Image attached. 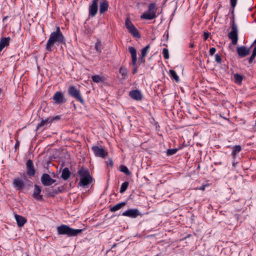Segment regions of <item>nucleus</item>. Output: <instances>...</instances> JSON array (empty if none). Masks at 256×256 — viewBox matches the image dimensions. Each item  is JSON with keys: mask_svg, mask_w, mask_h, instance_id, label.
<instances>
[{"mask_svg": "<svg viewBox=\"0 0 256 256\" xmlns=\"http://www.w3.org/2000/svg\"><path fill=\"white\" fill-rule=\"evenodd\" d=\"M54 44L57 46L66 45V39L58 26L56 27V31L50 34L46 44V50L48 52H52L55 48Z\"/></svg>", "mask_w": 256, "mask_h": 256, "instance_id": "nucleus-1", "label": "nucleus"}, {"mask_svg": "<svg viewBox=\"0 0 256 256\" xmlns=\"http://www.w3.org/2000/svg\"><path fill=\"white\" fill-rule=\"evenodd\" d=\"M84 230V229H74L66 224H62L56 228L58 235H65L68 237L76 236L81 234Z\"/></svg>", "mask_w": 256, "mask_h": 256, "instance_id": "nucleus-2", "label": "nucleus"}, {"mask_svg": "<svg viewBox=\"0 0 256 256\" xmlns=\"http://www.w3.org/2000/svg\"><path fill=\"white\" fill-rule=\"evenodd\" d=\"M230 26L231 31L228 34V37L232 40V44L236 45L238 40V27L235 22V16H232L230 17Z\"/></svg>", "mask_w": 256, "mask_h": 256, "instance_id": "nucleus-3", "label": "nucleus"}, {"mask_svg": "<svg viewBox=\"0 0 256 256\" xmlns=\"http://www.w3.org/2000/svg\"><path fill=\"white\" fill-rule=\"evenodd\" d=\"M78 174L80 176V181L78 184V186L85 187L92 182V178L90 176L88 170L82 168L78 171Z\"/></svg>", "mask_w": 256, "mask_h": 256, "instance_id": "nucleus-4", "label": "nucleus"}, {"mask_svg": "<svg viewBox=\"0 0 256 256\" xmlns=\"http://www.w3.org/2000/svg\"><path fill=\"white\" fill-rule=\"evenodd\" d=\"M68 94L69 96L75 98L82 105L85 104V101L82 96L80 90L76 86H70L68 90Z\"/></svg>", "mask_w": 256, "mask_h": 256, "instance_id": "nucleus-5", "label": "nucleus"}, {"mask_svg": "<svg viewBox=\"0 0 256 256\" xmlns=\"http://www.w3.org/2000/svg\"><path fill=\"white\" fill-rule=\"evenodd\" d=\"M92 150L93 152L94 156L96 157L105 158L108 154V152L102 146H94L92 147Z\"/></svg>", "mask_w": 256, "mask_h": 256, "instance_id": "nucleus-6", "label": "nucleus"}, {"mask_svg": "<svg viewBox=\"0 0 256 256\" xmlns=\"http://www.w3.org/2000/svg\"><path fill=\"white\" fill-rule=\"evenodd\" d=\"M122 216L132 218H135L139 216H142V214L140 212L138 209L130 208L124 212L122 213Z\"/></svg>", "mask_w": 256, "mask_h": 256, "instance_id": "nucleus-7", "label": "nucleus"}, {"mask_svg": "<svg viewBox=\"0 0 256 256\" xmlns=\"http://www.w3.org/2000/svg\"><path fill=\"white\" fill-rule=\"evenodd\" d=\"M52 99L57 104H63L66 102L63 92H56L53 96Z\"/></svg>", "mask_w": 256, "mask_h": 256, "instance_id": "nucleus-8", "label": "nucleus"}, {"mask_svg": "<svg viewBox=\"0 0 256 256\" xmlns=\"http://www.w3.org/2000/svg\"><path fill=\"white\" fill-rule=\"evenodd\" d=\"M40 180L44 186H50L56 182V180L51 178L48 174H42Z\"/></svg>", "mask_w": 256, "mask_h": 256, "instance_id": "nucleus-9", "label": "nucleus"}, {"mask_svg": "<svg viewBox=\"0 0 256 256\" xmlns=\"http://www.w3.org/2000/svg\"><path fill=\"white\" fill-rule=\"evenodd\" d=\"M26 174L28 176H33L36 173V170L34 167L32 160H28L26 162Z\"/></svg>", "mask_w": 256, "mask_h": 256, "instance_id": "nucleus-10", "label": "nucleus"}, {"mask_svg": "<svg viewBox=\"0 0 256 256\" xmlns=\"http://www.w3.org/2000/svg\"><path fill=\"white\" fill-rule=\"evenodd\" d=\"M99 0H92V4L89 7V16L94 17L98 12V2Z\"/></svg>", "mask_w": 256, "mask_h": 256, "instance_id": "nucleus-11", "label": "nucleus"}, {"mask_svg": "<svg viewBox=\"0 0 256 256\" xmlns=\"http://www.w3.org/2000/svg\"><path fill=\"white\" fill-rule=\"evenodd\" d=\"M245 46H241L237 48V52L240 58H244L250 54V48Z\"/></svg>", "mask_w": 256, "mask_h": 256, "instance_id": "nucleus-12", "label": "nucleus"}, {"mask_svg": "<svg viewBox=\"0 0 256 256\" xmlns=\"http://www.w3.org/2000/svg\"><path fill=\"white\" fill-rule=\"evenodd\" d=\"M41 191V187L40 186L35 184L34 192L32 196L36 200L39 201H42L43 200L42 196L40 194Z\"/></svg>", "mask_w": 256, "mask_h": 256, "instance_id": "nucleus-13", "label": "nucleus"}, {"mask_svg": "<svg viewBox=\"0 0 256 256\" xmlns=\"http://www.w3.org/2000/svg\"><path fill=\"white\" fill-rule=\"evenodd\" d=\"M129 96L136 100H141L142 98V92L138 90H131L129 93Z\"/></svg>", "mask_w": 256, "mask_h": 256, "instance_id": "nucleus-14", "label": "nucleus"}, {"mask_svg": "<svg viewBox=\"0 0 256 256\" xmlns=\"http://www.w3.org/2000/svg\"><path fill=\"white\" fill-rule=\"evenodd\" d=\"M128 51L132 56V64L133 66H136L137 61L136 49L134 47L130 46L128 48Z\"/></svg>", "mask_w": 256, "mask_h": 256, "instance_id": "nucleus-15", "label": "nucleus"}, {"mask_svg": "<svg viewBox=\"0 0 256 256\" xmlns=\"http://www.w3.org/2000/svg\"><path fill=\"white\" fill-rule=\"evenodd\" d=\"M13 184L18 190H22L24 186V181L19 178H14L13 181Z\"/></svg>", "mask_w": 256, "mask_h": 256, "instance_id": "nucleus-16", "label": "nucleus"}, {"mask_svg": "<svg viewBox=\"0 0 256 256\" xmlns=\"http://www.w3.org/2000/svg\"><path fill=\"white\" fill-rule=\"evenodd\" d=\"M156 17V12H144L141 15L140 18L142 19H146L148 20H152L155 18Z\"/></svg>", "mask_w": 256, "mask_h": 256, "instance_id": "nucleus-17", "label": "nucleus"}, {"mask_svg": "<svg viewBox=\"0 0 256 256\" xmlns=\"http://www.w3.org/2000/svg\"><path fill=\"white\" fill-rule=\"evenodd\" d=\"M108 6V2L106 0H103L100 2V14H102L107 11Z\"/></svg>", "mask_w": 256, "mask_h": 256, "instance_id": "nucleus-18", "label": "nucleus"}, {"mask_svg": "<svg viewBox=\"0 0 256 256\" xmlns=\"http://www.w3.org/2000/svg\"><path fill=\"white\" fill-rule=\"evenodd\" d=\"M15 218L18 227L23 226L24 224L26 222V220L22 216L16 214Z\"/></svg>", "mask_w": 256, "mask_h": 256, "instance_id": "nucleus-19", "label": "nucleus"}, {"mask_svg": "<svg viewBox=\"0 0 256 256\" xmlns=\"http://www.w3.org/2000/svg\"><path fill=\"white\" fill-rule=\"evenodd\" d=\"M232 155L234 160H235L238 154L242 150V147L240 145H236L232 148Z\"/></svg>", "mask_w": 256, "mask_h": 256, "instance_id": "nucleus-20", "label": "nucleus"}, {"mask_svg": "<svg viewBox=\"0 0 256 256\" xmlns=\"http://www.w3.org/2000/svg\"><path fill=\"white\" fill-rule=\"evenodd\" d=\"M71 172L70 171L68 168H65L62 170V173L61 175V178L64 180H66L70 178Z\"/></svg>", "mask_w": 256, "mask_h": 256, "instance_id": "nucleus-21", "label": "nucleus"}, {"mask_svg": "<svg viewBox=\"0 0 256 256\" xmlns=\"http://www.w3.org/2000/svg\"><path fill=\"white\" fill-rule=\"evenodd\" d=\"M126 203H127L126 202H122L114 206H113L111 207L110 208V211L111 212H115L119 210L121 208H122L123 206H125L126 205Z\"/></svg>", "mask_w": 256, "mask_h": 256, "instance_id": "nucleus-22", "label": "nucleus"}, {"mask_svg": "<svg viewBox=\"0 0 256 256\" xmlns=\"http://www.w3.org/2000/svg\"><path fill=\"white\" fill-rule=\"evenodd\" d=\"M42 120L38 124L36 128V130H38L40 128L44 126H46L48 124H51L50 120V118H48L45 120L41 118Z\"/></svg>", "mask_w": 256, "mask_h": 256, "instance_id": "nucleus-23", "label": "nucleus"}, {"mask_svg": "<svg viewBox=\"0 0 256 256\" xmlns=\"http://www.w3.org/2000/svg\"><path fill=\"white\" fill-rule=\"evenodd\" d=\"M128 30L129 32L134 37L136 38H140V35L135 26H134Z\"/></svg>", "mask_w": 256, "mask_h": 256, "instance_id": "nucleus-24", "label": "nucleus"}, {"mask_svg": "<svg viewBox=\"0 0 256 256\" xmlns=\"http://www.w3.org/2000/svg\"><path fill=\"white\" fill-rule=\"evenodd\" d=\"M234 82L238 84H242V80L244 78V76L238 74L236 73L234 74Z\"/></svg>", "mask_w": 256, "mask_h": 256, "instance_id": "nucleus-25", "label": "nucleus"}, {"mask_svg": "<svg viewBox=\"0 0 256 256\" xmlns=\"http://www.w3.org/2000/svg\"><path fill=\"white\" fill-rule=\"evenodd\" d=\"M119 72L122 76V79L125 80L128 76V70L127 68L122 66L119 69Z\"/></svg>", "mask_w": 256, "mask_h": 256, "instance_id": "nucleus-26", "label": "nucleus"}, {"mask_svg": "<svg viewBox=\"0 0 256 256\" xmlns=\"http://www.w3.org/2000/svg\"><path fill=\"white\" fill-rule=\"evenodd\" d=\"M170 75L171 78L174 80L176 82H180V78L176 72L173 70H170L169 71Z\"/></svg>", "mask_w": 256, "mask_h": 256, "instance_id": "nucleus-27", "label": "nucleus"}, {"mask_svg": "<svg viewBox=\"0 0 256 256\" xmlns=\"http://www.w3.org/2000/svg\"><path fill=\"white\" fill-rule=\"evenodd\" d=\"M129 185V182H123L120 188V194L124 193L128 188Z\"/></svg>", "mask_w": 256, "mask_h": 256, "instance_id": "nucleus-28", "label": "nucleus"}, {"mask_svg": "<svg viewBox=\"0 0 256 256\" xmlns=\"http://www.w3.org/2000/svg\"><path fill=\"white\" fill-rule=\"evenodd\" d=\"M120 172H124L127 176H130L131 174L130 172L126 166L121 165L120 166Z\"/></svg>", "mask_w": 256, "mask_h": 256, "instance_id": "nucleus-29", "label": "nucleus"}, {"mask_svg": "<svg viewBox=\"0 0 256 256\" xmlns=\"http://www.w3.org/2000/svg\"><path fill=\"white\" fill-rule=\"evenodd\" d=\"M125 25L128 30L134 26L129 18H126L125 21Z\"/></svg>", "mask_w": 256, "mask_h": 256, "instance_id": "nucleus-30", "label": "nucleus"}, {"mask_svg": "<svg viewBox=\"0 0 256 256\" xmlns=\"http://www.w3.org/2000/svg\"><path fill=\"white\" fill-rule=\"evenodd\" d=\"M92 80L94 82L98 83L102 81V78L99 75H94L92 77Z\"/></svg>", "mask_w": 256, "mask_h": 256, "instance_id": "nucleus-31", "label": "nucleus"}, {"mask_svg": "<svg viewBox=\"0 0 256 256\" xmlns=\"http://www.w3.org/2000/svg\"><path fill=\"white\" fill-rule=\"evenodd\" d=\"M150 48V44H148L144 48L141 50V56H146L147 54V53Z\"/></svg>", "mask_w": 256, "mask_h": 256, "instance_id": "nucleus-32", "label": "nucleus"}, {"mask_svg": "<svg viewBox=\"0 0 256 256\" xmlns=\"http://www.w3.org/2000/svg\"><path fill=\"white\" fill-rule=\"evenodd\" d=\"M178 150V148L168 149L166 150V155L168 156L175 154Z\"/></svg>", "mask_w": 256, "mask_h": 256, "instance_id": "nucleus-33", "label": "nucleus"}, {"mask_svg": "<svg viewBox=\"0 0 256 256\" xmlns=\"http://www.w3.org/2000/svg\"><path fill=\"white\" fill-rule=\"evenodd\" d=\"M95 49L99 53H100L102 52V48H101V42L100 41H97V42L95 44Z\"/></svg>", "mask_w": 256, "mask_h": 256, "instance_id": "nucleus-34", "label": "nucleus"}, {"mask_svg": "<svg viewBox=\"0 0 256 256\" xmlns=\"http://www.w3.org/2000/svg\"><path fill=\"white\" fill-rule=\"evenodd\" d=\"M162 54L164 58L166 60L170 58L169 56V52L167 48H164L162 50Z\"/></svg>", "mask_w": 256, "mask_h": 256, "instance_id": "nucleus-35", "label": "nucleus"}, {"mask_svg": "<svg viewBox=\"0 0 256 256\" xmlns=\"http://www.w3.org/2000/svg\"><path fill=\"white\" fill-rule=\"evenodd\" d=\"M156 4L155 3H150L148 6V11L149 12H153L154 10L156 9Z\"/></svg>", "mask_w": 256, "mask_h": 256, "instance_id": "nucleus-36", "label": "nucleus"}, {"mask_svg": "<svg viewBox=\"0 0 256 256\" xmlns=\"http://www.w3.org/2000/svg\"><path fill=\"white\" fill-rule=\"evenodd\" d=\"M237 1H238V0H236V2H235V4H232V0H230V6H231V7H232V10H230V12L232 13V16H235L234 14V8L236 7V5Z\"/></svg>", "mask_w": 256, "mask_h": 256, "instance_id": "nucleus-37", "label": "nucleus"}, {"mask_svg": "<svg viewBox=\"0 0 256 256\" xmlns=\"http://www.w3.org/2000/svg\"><path fill=\"white\" fill-rule=\"evenodd\" d=\"M51 123L54 122V121H58L60 119V116H54L49 117Z\"/></svg>", "mask_w": 256, "mask_h": 256, "instance_id": "nucleus-38", "label": "nucleus"}, {"mask_svg": "<svg viewBox=\"0 0 256 256\" xmlns=\"http://www.w3.org/2000/svg\"><path fill=\"white\" fill-rule=\"evenodd\" d=\"M215 60L218 63L220 64L222 62L221 56L220 54H216L215 55Z\"/></svg>", "mask_w": 256, "mask_h": 256, "instance_id": "nucleus-39", "label": "nucleus"}, {"mask_svg": "<svg viewBox=\"0 0 256 256\" xmlns=\"http://www.w3.org/2000/svg\"><path fill=\"white\" fill-rule=\"evenodd\" d=\"M144 57L145 56H141L139 58H138V62L140 64H142L143 63H144L145 62V60H144Z\"/></svg>", "mask_w": 256, "mask_h": 256, "instance_id": "nucleus-40", "label": "nucleus"}, {"mask_svg": "<svg viewBox=\"0 0 256 256\" xmlns=\"http://www.w3.org/2000/svg\"><path fill=\"white\" fill-rule=\"evenodd\" d=\"M216 48H211L210 50V54L212 56L216 52Z\"/></svg>", "mask_w": 256, "mask_h": 256, "instance_id": "nucleus-41", "label": "nucleus"}, {"mask_svg": "<svg viewBox=\"0 0 256 256\" xmlns=\"http://www.w3.org/2000/svg\"><path fill=\"white\" fill-rule=\"evenodd\" d=\"M210 33L208 32H204V40H206L209 37Z\"/></svg>", "mask_w": 256, "mask_h": 256, "instance_id": "nucleus-42", "label": "nucleus"}, {"mask_svg": "<svg viewBox=\"0 0 256 256\" xmlns=\"http://www.w3.org/2000/svg\"><path fill=\"white\" fill-rule=\"evenodd\" d=\"M255 57L256 56H254V55L252 54L251 56L250 57V58L248 60L249 64H252L254 60V59Z\"/></svg>", "mask_w": 256, "mask_h": 256, "instance_id": "nucleus-43", "label": "nucleus"}, {"mask_svg": "<svg viewBox=\"0 0 256 256\" xmlns=\"http://www.w3.org/2000/svg\"><path fill=\"white\" fill-rule=\"evenodd\" d=\"M20 146V142L18 140H16V143L14 145V148L16 149V150L17 148H18Z\"/></svg>", "mask_w": 256, "mask_h": 256, "instance_id": "nucleus-44", "label": "nucleus"}, {"mask_svg": "<svg viewBox=\"0 0 256 256\" xmlns=\"http://www.w3.org/2000/svg\"><path fill=\"white\" fill-rule=\"evenodd\" d=\"M108 160H109V164H108V165H110L111 167H112L114 166L112 160L111 158H110Z\"/></svg>", "mask_w": 256, "mask_h": 256, "instance_id": "nucleus-45", "label": "nucleus"}, {"mask_svg": "<svg viewBox=\"0 0 256 256\" xmlns=\"http://www.w3.org/2000/svg\"><path fill=\"white\" fill-rule=\"evenodd\" d=\"M137 72H138L137 67H134L132 70V74H136Z\"/></svg>", "mask_w": 256, "mask_h": 256, "instance_id": "nucleus-46", "label": "nucleus"}, {"mask_svg": "<svg viewBox=\"0 0 256 256\" xmlns=\"http://www.w3.org/2000/svg\"><path fill=\"white\" fill-rule=\"evenodd\" d=\"M252 54L254 55V56H256V46L254 47L252 52Z\"/></svg>", "mask_w": 256, "mask_h": 256, "instance_id": "nucleus-47", "label": "nucleus"}, {"mask_svg": "<svg viewBox=\"0 0 256 256\" xmlns=\"http://www.w3.org/2000/svg\"><path fill=\"white\" fill-rule=\"evenodd\" d=\"M234 218H235L236 219V220H238L239 215H238V214H235L234 215Z\"/></svg>", "mask_w": 256, "mask_h": 256, "instance_id": "nucleus-48", "label": "nucleus"}, {"mask_svg": "<svg viewBox=\"0 0 256 256\" xmlns=\"http://www.w3.org/2000/svg\"><path fill=\"white\" fill-rule=\"evenodd\" d=\"M238 164V162H236V161H235V160H234V162H233V163H232V166H233L234 167V166H236V164Z\"/></svg>", "mask_w": 256, "mask_h": 256, "instance_id": "nucleus-49", "label": "nucleus"}, {"mask_svg": "<svg viewBox=\"0 0 256 256\" xmlns=\"http://www.w3.org/2000/svg\"><path fill=\"white\" fill-rule=\"evenodd\" d=\"M194 44H190V48H194Z\"/></svg>", "mask_w": 256, "mask_h": 256, "instance_id": "nucleus-50", "label": "nucleus"}, {"mask_svg": "<svg viewBox=\"0 0 256 256\" xmlns=\"http://www.w3.org/2000/svg\"><path fill=\"white\" fill-rule=\"evenodd\" d=\"M254 44H256V39L254 40V43L250 46V47H252Z\"/></svg>", "mask_w": 256, "mask_h": 256, "instance_id": "nucleus-51", "label": "nucleus"}, {"mask_svg": "<svg viewBox=\"0 0 256 256\" xmlns=\"http://www.w3.org/2000/svg\"><path fill=\"white\" fill-rule=\"evenodd\" d=\"M236 0H232V4H235Z\"/></svg>", "mask_w": 256, "mask_h": 256, "instance_id": "nucleus-52", "label": "nucleus"}, {"mask_svg": "<svg viewBox=\"0 0 256 256\" xmlns=\"http://www.w3.org/2000/svg\"><path fill=\"white\" fill-rule=\"evenodd\" d=\"M6 17L4 18H3V20H6Z\"/></svg>", "mask_w": 256, "mask_h": 256, "instance_id": "nucleus-53", "label": "nucleus"}, {"mask_svg": "<svg viewBox=\"0 0 256 256\" xmlns=\"http://www.w3.org/2000/svg\"><path fill=\"white\" fill-rule=\"evenodd\" d=\"M200 166L198 165V169H200Z\"/></svg>", "mask_w": 256, "mask_h": 256, "instance_id": "nucleus-54", "label": "nucleus"}, {"mask_svg": "<svg viewBox=\"0 0 256 256\" xmlns=\"http://www.w3.org/2000/svg\"><path fill=\"white\" fill-rule=\"evenodd\" d=\"M74 106L75 108H76V105H75V104H74Z\"/></svg>", "mask_w": 256, "mask_h": 256, "instance_id": "nucleus-55", "label": "nucleus"}, {"mask_svg": "<svg viewBox=\"0 0 256 256\" xmlns=\"http://www.w3.org/2000/svg\"><path fill=\"white\" fill-rule=\"evenodd\" d=\"M54 194H56V190L55 192H54Z\"/></svg>", "mask_w": 256, "mask_h": 256, "instance_id": "nucleus-56", "label": "nucleus"}, {"mask_svg": "<svg viewBox=\"0 0 256 256\" xmlns=\"http://www.w3.org/2000/svg\"><path fill=\"white\" fill-rule=\"evenodd\" d=\"M166 36H167V38L168 37V33L166 34Z\"/></svg>", "mask_w": 256, "mask_h": 256, "instance_id": "nucleus-57", "label": "nucleus"}, {"mask_svg": "<svg viewBox=\"0 0 256 256\" xmlns=\"http://www.w3.org/2000/svg\"><path fill=\"white\" fill-rule=\"evenodd\" d=\"M26 256H29V255H28V254H26Z\"/></svg>", "mask_w": 256, "mask_h": 256, "instance_id": "nucleus-58", "label": "nucleus"}]
</instances>
